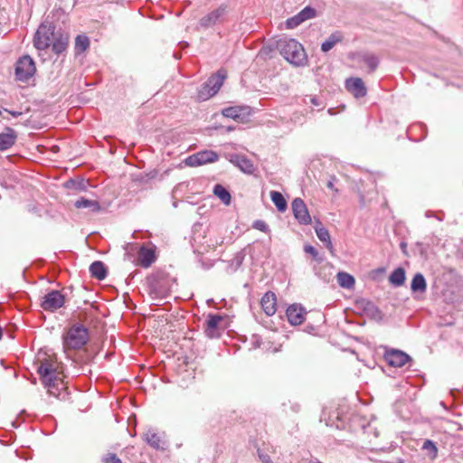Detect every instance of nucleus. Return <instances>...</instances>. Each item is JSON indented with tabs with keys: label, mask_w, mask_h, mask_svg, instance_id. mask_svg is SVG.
<instances>
[{
	"label": "nucleus",
	"mask_w": 463,
	"mask_h": 463,
	"mask_svg": "<svg viewBox=\"0 0 463 463\" xmlns=\"http://www.w3.org/2000/svg\"><path fill=\"white\" fill-rule=\"evenodd\" d=\"M38 373L48 392L58 398L61 391L65 389L61 364L54 357H45L40 360Z\"/></svg>",
	"instance_id": "nucleus-1"
},
{
	"label": "nucleus",
	"mask_w": 463,
	"mask_h": 463,
	"mask_svg": "<svg viewBox=\"0 0 463 463\" xmlns=\"http://www.w3.org/2000/svg\"><path fill=\"white\" fill-rule=\"evenodd\" d=\"M90 339L89 330L80 324H74L62 335V347L66 355L82 349Z\"/></svg>",
	"instance_id": "nucleus-2"
},
{
	"label": "nucleus",
	"mask_w": 463,
	"mask_h": 463,
	"mask_svg": "<svg viewBox=\"0 0 463 463\" xmlns=\"http://www.w3.org/2000/svg\"><path fill=\"white\" fill-rule=\"evenodd\" d=\"M280 54L291 64L302 66L307 61V54L303 46L294 39L283 38L277 42Z\"/></svg>",
	"instance_id": "nucleus-3"
},
{
	"label": "nucleus",
	"mask_w": 463,
	"mask_h": 463,
	"mask_svg": "<svg viewBox=\"0 0 463 463\" xmlns=\"http://www.w3.org/2000/svg\"><path fill=\"white\" fill-rule=\"evenodd\" d=\"M225 79L226 71L224 70H219L202 86L198 91L197 99L199 100H207L211 97L214 96L222 86Z\"/></svg>",
	"instance_id": "nucleus-4"
},
{
	"label": "nucleus",
	"mask_w": 463,
	"mask_h": 463,
	"mask_svg": "<svg viewBox=\"0 0 463 463\" xmlns=\"http://www.w3.org/2000/svg\"><path fill=\"white\" fill-rule=\"evenodd\" d=\"M36 72L35 62L29 55H24L15 63V79L19 81L27 82Z\"/></svg>",
	"instance_id": "nucleus-5"
},
{
	"label": "nucleus",
	"mask_w": 463,
	"mask_h": 463,
	"mask_svg": "<svg viewBox=\"0 0 463 463\" xmlns=\"http://www.w3.org/2000/svg\"><path fill=\"white\" fill-rule=\"evenodd\" d=\"M57 33L54 32V27L52 24H41L37 29L33 45L38 50H45L51 46V43Z\"/></svg>",
	"instance_id": "nucleus-6"
},
{
	"label": "nucleus",
	"mask_w": 463,
	"mask_h": 463,
	"mask_svg": "<svg viewBox=\"0 0 463 463\" xmlns=\"http://www.w3.org/2000/svg\"><path fill=\"white\" fill-rule=\"evenodd\" d=\"M352 311L355 314L366 316L373 319L381 317V312L378 307L373 303L364 298L355 300Z\"/></svg>",
	"instance_id": "nucleus-7"
},
{
	"label": "nucleus",
	"mask_w": 463,
	"mask_h": 463,
	"mask_svg": "<svg viewBox=\"0 0 463 463\" xmlns=\"http://www.w3.org/2000/svg\"><path fill=\"white\" fill-rule=\"evenodd\" d=\"M64 296L58 290H52L45 294L41 301V307L46 311H55L64 304Z\"/></svg>",
	"instance_id": "nucleus-8"
},
{
	"label": "nucleus",
	"mask_w": 463,
	"mask_h": 463,
	"mask_svg": "<svg viewBox=\"0 0 463 463\" xmlns=\"http://www.w3.org/2000/svg\"><path fill=\"white\" fill-rule=\"evenodd\" d=\"M218 157L217 153L214 151L204 150L188 156L184 160V163L189 166H198L208 163H213L218 160Z\"/></svg>",
	"instance_id": "nucleus-9"
},
{
	"label": "nucleus",
	"mask_w": 463,
	"mask_h": 463,
	"mask_svg": "<svg viewBox=\"0 0 463 463\" xmlns=\"http://www.w3.org/2000/svg\"><path fill=\"white\" fill-rule=\"evenodd\" d=\"M349 60H351L354 63H364L368 69L369 72H373L378 65H379V58L377 55L371 52H357L349 54Z\"/></svg>",
	"instance_id": "nucleus-10"
},
{
	"label": "nucleus",
	"mask_w": 463,
	"mask_h": 463,
	"mask_svg": "<svg viewBox=\"0 0 463 463\" xmlns=\"http://www.w3.org/2000/svg\"><path fill=\"white\" fill-rule=\"evenodd\" d=\"M317 11L316 9L307 6L303 10H301L298 14L296 15L288 18L286 21L287 28L293 29L304 23L307 20L312 19L316 17Z\"/></svg>",
	"instance_id": "nucleus-11"
},
{
	"label": "nucleus",
	"mask_w": 463,
	"mask_h": 463,
	"mask_svg": "<svg viewBox=\"0 0 463 463\" xmlns=\"http://www.w3.org/2000/svg\"><path fill=\"white\" fill-rule=\"evenodd\" d=\"M384 359L391 366L402 367L411 360V357L402 351L392 349L384 354Z\"/></svg>",
	"instance_id": "nucleus-12"
},
{
	"label": "nucleus",
	"mask_w": 463,
	"mask_h": 463,
	"mask_svg": "<svg viewBox=\"0 0 463 463\" xmlns=\"http://www.w3.org/2000/svg\"><path fill=\"white\" fill-rule=\"evenodd\" d=\"M292 211L295 218L302 224H308L311 222L310 215L307 212L304 201L300 198H296L291 203Z\"/></svg>",
	"instance_id": "nucleus-13"
},
{
	"label": "nucleus",
	"mask_w": 463,
	"mask_h": 463,
	"mask_svg": "<svg viewBox=\"0 0 463 463\" xmlns=\"http://www.w3.org/2000/svg\"><path fill=\"white\" fill-rule=\"evenodd\" d=\"M224 320V317L220 315L210 314L205 323V334L208 337L213 338L220 335L221 323Z\"/></svg>",
	"instance_id": "nucleus-14"
},
{
	"label": "nucleus",
	"mask_w": 463,
	"mask_h": 463,
	"mask_svg": "<svg viewBox=\"0 0 463 463\" xmlns=\"http://www.w3.org/2000/svg\"><path fill=\"white\" fill-rule=\"evenodd\" d=\"M349 92L355 99H360L367 95V88L361 78L349 77Z\"/></svg>",
	"instance_id": "nucleus-15"
},
{
	"label": "nucleus",
	"mask_w": 463,
	"mask_h": 463,
	"mask_svg": "<svg viewBox=\"0 0 463 463\" xmlns=\"http://www.w3.org/2000/svg\"><path fill=\"white\" fill-rule=\"evenodd\" d=\"M260 306L264 313L271 317L277 311V297L274 292H266L260 299Z\"/></svg>",
	"instance_id": "nucleus-16"
},
{
	"label": "nucleus",
	"mask_w": 463,
	"mask_h": 463,
	"mask_svg": "<svg viewBox=\"0 0 463 463\" xmlns=\"http://www.w3.org/2000/svg\"><path fill=\"white\" fill-rule=\"evenodd\" d=\"M226 13L225 6H220L200 19L199 24L203 28L214 25Z\"/></svg>",
	"instance_id": "nucleus-17"
},
{
	"label": "nucleus",
	"mask_w": 463,
	"mask_h": 463,
	"mask_svg": "<svg viewBox=\"0 0 463 463\" xmlns=\"http://www.w3.org/2000/svg\"><path fill=\"white\" fill-rule=\"evenodd\" d=\"M305 314L304 309L296 304L289 306L286 311L288 322L294 326L301 325L304 322Z\"/></svg>",
	"instance_id": "nucleus-18"
},
{
	"label": "nucleus",
	"mask_w": 463,
	"mask_h": 463,
	"mask_svg": "<svg viewBox=\"0 0 463 463\" xmlns=\"http://www.w3.org/2000/svg\"><path fill=\"white\" fill-rule=\"evenodd\" d=\"M230 161L243 173L253 174L255 171V166L252 161L243 155H232Z\"/></svg>",
	"instance_id": "nucleus-19"
},
{
	"label": "nucleus",
	"mask_w": 463,
	"mask_h": 463,
	"mask_svg": "<svg viewBox=\"0 0 463 463\" xmlns=\"http://www.w3.org/2000/svg\"><path fill=\"white\" fill-rule=\"evenodd\" d=\"M156 260V254L153 249L142 246L137 252V263L143 268H148Z\"/></svg>",
	"instance_id": "nucleus-20"
},
{
	"label": "nucleus",
	"mask_w": 463,
	"mask_h": 463,
	"mask_svg": "<svg viewBox=\"0 0 463 463\" xmlns=\"http://www.w3.org/2000/svg\"><path fill=\"white\" fill-rule=\"evenodd\" d=\"M17 138L15 131L11 128H6L5 130L0 133V150L5 151L14 145Z\"/></svg>",
	"instance_id": "nucleus-21"
},
{
	"label": "nucleus",
	"mask_w": 463,
	"mask_h": 463,
	"mask_svg": "<svg viewBox=\"0 0 463 463\" xmlns=\"http://www.w3.org/2000/svg\"><path fill=\"white\" fill-rule=\"evenodd\" d=\"M345 39L343 32L336 31L331 33L328 38L321 44V51L327 52L332 50L337 43H342Z\"/></svg>",
	"instance_id": "nucleus-22"
},
{
	"label": "nucleus",
	"mask_w": 463,
	"mask_h": 463,
	"mask_svg": "<svg viewBox=\"0 0 463 463\" xmlns=\"http://www.w3.org/2000/svg\"><path fill=\"white\" fill-rule=\"evenodd\" d=\"M68 43L69 37L67 35L57 33L51 43L52 49L57 54L61 53L66 50Z\"/></svg>",
	"instance_id": "nucleus-23"
},
{
	"label": "nucleus",
	"mask_w": 463,
	"mask_h": 463,
	"mask_svg": "<svg viewBox=\"0 0 463 463\" xmlns=\"http://www.w3.org/2000/svg\"><path fill=\"white\" fill-rule=\"evenodd\" d=\"M411 290L412 293H425L427 290V282L421 273H416L411 282Z\"/></svg>",
	"instance_id": "nucleus-24"
},
{
	"label": "nucleus",
	"mask_w": 463,
	"mask_h": 463,
	"mask_svg": "<svg viewBox=\"0 0 463 463\" xmlns=\"http://www.w3.org/2000/svg\"><path fill=\"white\" fill-rule=\"evenodd\" d=\"M74 206L78 209L87 208L92 213H98L100 211V205L97 200H90L83 197L77 200L74 203Z\"/></svg>",
	"instance_id": "nucleus-25"
},
{
	"label": "nucleus",
	"mask_w": 463,
	"mask_h": 463,
	"mask_svg": "<svg viewBox=\"0 0 463 463\" xmlns=\"http://www.w3.org/2000/svg\"><path fill=\"white\" fill-rule=\"evenodd\" d=\"M315 231L318 239L325 243L326 247L333 253V246L330 241V235L328 231L321 225V223H317L315 226Z\"/></svg>",
	"instance_id": "nucleus-26"
},
{
	"label": "nucleus",
	"mask_w": 463,
	"mask_h": 463,
	"mask_svg": "<svg viewBox=\"0 0 463 463\" xmlns=\"http://www.w3.org/2000/svg\"><path fill=\"white\" fill-rule=\"evenodd\" d=\"M90 272L92 277L99 280H102L107 276V269L103 262L97 260L94 261L90 267Z\"/></svg>",
	"instance_id": "nucleus-27"
},
{
	"label": "nucleus",
	"mask_w": 463,
	"mask_h": 463,
	"mask_svg": "<svg viewBox=\"0 0 463 463\" xmlns=\"http://www.w3.org/2000/svg\"><path fill=\"white\" fill-rule=\"evenodd\" d=\"M405 270L403 268L395 269L389 277L390 283L394 287H401L405 281Z\"/></svg>",
	"instance_id": "nucleus-28"
},
{
	"label": "nucleus",
	"mask_w": 463,
	"mask_h": 463,
	"mask_svg": "<svg viewBox=\"0 0 463 463\" xmlns=\"http://www.w3.org/2000/svg\"><path fill=\"white\" fill-rule=\"evenodd\" d=\"M145 439L151 447L155 449H158L162 448L163 440L159 434L155 431L148 430L146 433H145Z\"/></svg>",
	"instance_id": "nucleus-29"
},
{
	"label": "nucleus",
	"mask_w": 463,
	"mask_h": 463,
	"mask_svg": "<svg viewBox=\"0 0 463 463\" xmlns=\"http://www.w3.org/2000/svg\"><path fill=\"white\" fill-rule=\"evenodd\" d=\"M270 198L279 212L283 213L286 211L287 202H286L285 198L283 197V195L279 192L271 191Z\"/></svg>",
	"instance_id": "nucleus-30"
},
{
	"label": "nucleus",
	"mask_w": 463,
	"mask_h": 463,
	"mask_svg": "<svg viewBox=\"0 0 463 463\" xmlns=\"http://www.w3.org/2000/svg\"><path fill=\"white\" fill-rule=\"evenodd\" d=\"M213 194L225 204L231 203V194L222 184H216L213 188Z\"/></svg>",
	"instance_id": "nucleus-31"
},
{
	"label": "nucleus",
	"mask_w": 463,
	"mask_h": 463,
	"mask_svg": "<svg viewBox=\"0 0 463 463\" xmlns=\"http://www.w3.org/2000/svg\"><path fill=\"white\" fill-rule=\"evenodd\" d=\"M90 45V40L85 35H78L75 40V51L78 53L85 52Z\"/></svg>",
	"instance_id": "nucleus-32"
},
{
	"label": "nucleus",
	"mask_w": 463,
	"mask_h": 463,
	"mask_svg": "<svg viewBox=\"0 0 463 463\" xmlns=\"http://www.w3.org/2000/svg\"><path fill=\"white\" fill-rule=\"evenodd\" d=\"M222 115L226 118L236 119L240 117L239 109L234 107L224 109Z\"/></svg>",
	"instance_id": "nucleus-33"
},
{
	"label": "nucleus",
	"mask_w": 463,
	"mask_h": 463,
	"mask_svg": "<svg viewBox=\"0 0 463 463\" xmlns=\"http://www.w3.org/2000/svg\"><path fill=\"white\" fill-rule=\"evenodd\" d=\"M252 227L263 232H269L268 224L262 220H257L253 222Z\"/></svg>",
	"instance_id": "nucleus-34"
},
{
	"label": "nucleus",
	"mask_w": 463,
	"mask_h": 463,
	"mask_svg": "<svg viewBox=\"0 0 463 463\" xmlns=\"http://www.w3.org/2000/svg\"><path fill=\"white\" fill-rule=\"evenodd\" d=\"M306 253L310 254L313 259L317 261H321L322 260L318 256V251L317 249L311 245H306L304 248Z\"/></svg>",
	"instance_id": "nucleus-35"
},
{
	"label": "nucleus",
	"mask_w": 463,
	"mask_h": 463,
	"mask_svg": "<svg viewBox=\"0 0 463 463\" xmlns=\"http://www.w3.org/2000/svg\"><path fill=\"white\" fill-rule=\"evenodd\" d=\"M337 281L341 287L347 288V273L346 272H338L337 273Z\"/></svg>",
	"instance_id": "nucleus-36"
},
{
	"label": "nucleus",
	"mask_w": 463,
	"mask_h": 463,
	"mask_svg": "<svg viewBox=\"0 0 463 463\" xmlns=\"http://www.w3.org/2000/svg\"><path fill=\"white\" fill-rule=\"evenodd\" d=\"M104 463H122L121 459L114 453L107 455L103 459Z\"/></svg>",
	"instance_id": "nucleus-37"
},
{
	"label": "nucleus",
	"mask_w": 463,
	"mask_h": 463,
	"mask_svg": "<svg viewBox=\"0 0 463 463\" xmlns=\"http://www.w3.org/2000/svg\"><path fill=\"white\" fill-rule=\"evenodd\" d=\"M259 458L262 463H273L272 459L268 454L259 451Z\"/></svg>",
	"instance_id": "nucleus-38"
},
{
	"label": "nucleus",
	"mask_w": 463,
	"mask_h": 463,
	"mask_svg": "<svg viewBox=\"0 0 463 463\" xmlns=\"http://www.w3.org/2000/svg\"><path fill=\"white\" fill-rule=\"evenodd\" d=\"M423 449H432L435 452L437 451V448H436L435 444L431 440H429V439L424 441Z\"/></svg>",
	"instance_id": "nucleus-39"
},
{
	"label": "nucleus",
	"mask_w": 463,
	"mask_h": 463,
	"mask_svg": "<svg viewBox=\"0 0 463 463\" xmlns=\"http://www.w3.org/2000/svg\"><path fill=\"white\" fill-rule=\"evenodd\" d=\"M358 194L361 198L362 203H364V202L367 200L366 191L364 189H361V187H358Z\"/></svg>",
	"instance_id": "nucleus-40"
},
{
	"label": "nucleus",
	"mask_w": 463,
	"mask_h": 463,
	"mask_svg": "<svg viewBox=\"0 0 463 463\" xmlns=\"http://www.w3.org/2000/svg\"><path fill=\"white\" fill-rule=\"evenodd\" d=\"M336 419H337V420H339V421H340V424L336 423V428H338V429H344V428H345V421H344V420H342V419L339 417V413H337V415H336Z\"/></svg>",
	"instance_id": "nucleus-41"
},
{
	"label": "nucleus",
	"mask_w": 463,
	"mask_h": 463,
	"mask_svg": "<svg viewBox=\"0 0 463 463\" xmlns=\"http://www.w3.org/2000/svg\"><path fill=\"white\" fill-rule=\"evenodd\" d=\"M355 279L354 276L349 274V289L354 285Z\"/></svg>",
	"instance_id": "nucleus-42"
},
{
	"label": "nucleus",
	"mask_w": 463,
	"mask_h": 463,
	"mask_svg": "<svg viewBox=\"0 0 463 463\" xmlns=\"http://www.w3.org/2000/svg\"><path fill=\"white\" fill-rule=\"evenodd\" d=\"M6 112H8L9 114H11L13 117H18L20 115H22V112H18V111H11V110H7L5 109Z\"/></svg>",
	"instance_id": "nucleus-43"
},
{
	"label": "nucleus",
	"mask_w": 463,
	"mask_h": 463,
	"mask_svg": "<svg viewBox=\"0 0 463 463\" xmlns=\"http://www.w3.org/2000/svg\"><path fill=\"white\" fill-rule=\"evenodd\" d=\"M66 186L67 187H71V186H76V183L72 180H70L66 183Z\"/></svg>",
	"instance_id": "nucleus-44"
},
{
	"label": "nucleus",
	"mask_w": 463,
	"mask_h": 463,
	"mask_svg": "<svg viewBox=\"0 0 463 463\" xmlns=\"http://www.w3.org/2000/svg\"><path fill=\"white\" fill-rule=\"evenodd\" d=\"M311 103L314 105V106H319V103L317 101V98H311L310 99Z\"/></svg>",
	"instance_id": "nucleus-45"
},
{
	"label": "nucleus",
	"mask_w": 463,
	"mask_h": 463,
	"mask_svg": "<svg viewBox=\"0 0 463 463\" xmlns=\"http://www.w3.org/2000/svg\"><path fill=\"white\" fill-rule=\"evenodd\" d=\"M425 216H426L427 218H430V217H432V216H434V215H433V213H432L430 211H427V212H426V213H425Z\"/></svg>",
	"instance_id": "nucleus-46"
},
{
	"label": "nucleus",
	"mask_w": 463,
	"mask_h": 463,
	"mask_svg": "<svg viewBox=\"0 0 463 463\" xmlns=\"http://www.w3.org/2000/svg\"><path fill=\"white\" fill-rule=\"evenodd\" d=\"M401 248L404 250L406 249V243L405 242H401Z\"/></svg>",
	"instance_id": "nucleus-47"
},
{
	"label": "nucleus",
	"mask_w": 463,
	"mask_h": 463,
	"mask_svg": "<svg viewBox=\"0 0 463 463\" xmlns=\"http://www.w3.org/2000/svg\"><path fill=\"white\" fill-rule=\"evenodd\" d=\"M309 463H322V462H320L317 459H312V460L309 461Z\"/></svg>",
	"instance_id": "nucleus-48"
},
{
	"label": "nucleus",
	"mask_w": 463,
	"mask_h": 463,
	"mask_svg": "<svg viewBox=\"0 0 463 463\" xmlns=\"http://www.w3.org/2000/svg\"><path fill=\"white\" fill-rule=\"evenodd\" d=\"M367 179H368V181L370 182L371 185H373V182L372 181V179H371V177H370L369 175H367Z\"/></svg>",
	"instance_id": "nucleus-49"
},
{
	"label": "nucleus",
	"mask_w": 463,
	"mask_h": 463,
	"mask_svg": "<svg viewBox=\"0 0 463 463\" xmlns=\"http://www.w3.org/2000/svg\"><path fill=\"white\" fill-rule=\"evenodd\" d=\"M345 87H347V80H345Z\"/></svg>",
	"instance_id": "nucleus-50"
}]
</instances>
